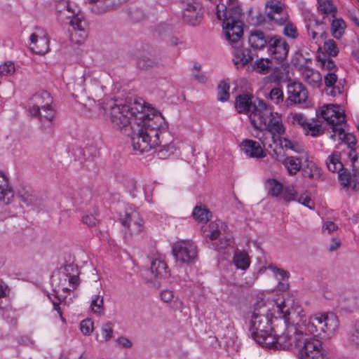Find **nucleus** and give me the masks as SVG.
Returning <instances> with one entry per match:
<instances>
[{
	"label": "nucleus",
	"instance_id": "f257e3e1",
	"mask_svg": "<svg viewBox=\"0 0 359 359\" xmlns=\"http://www.w3.org/2000/svg\"><path fill=\"white\" fill-rule=\"evenodd\" d=\"M164 118L161 113L152 110L140 121L134 122L132 130L127 133L130 137L133 149L141 153L160 146L165 135H168L164 127Z\"/></svg>",
	"mask_w": 359,
	"mask_h": 359
},
{
	"label": "nucleus",
	"instance_id": "f03ea898",
	"mask_svg": "<svg viewBox=\"0 0 359 359\" xmlns=\"http://www.w3.org/2000/svg\"><path fill=\"white\" fill-rule=\"evenodd\" d=\"M285 305L282 304L277 306L279 317H275L274 330L271 334L272 345L264 344L263 347L269 349H290L293 346L301 347L302 339L304 338L302 326L297 323L295 326L290 325V311L284 310Z\"/></svg>",
	"mask_w": 359,
	"mask_h": 359
},
{
	"label": "nucleus",
	"instance_id": "7ed1b4c3",
	"mask_svg": "<svg viewBox=\"0 0 359 359\" xmlns=\"http://www.w3.org/2000/svg\"><path fill=\"white\" fill-rule=\"evenodd\" d=\"M154 109L138 101L121 105L114 104L111 107L109 118L114 128L127 133L132 130L134 122L140 121Z\"/></svg>",
	"mask_w": 359,
	"mask_h": 359
},
{
	"label": "nucleus",
	"instance_id": "20e7f679",
	"mask_svg": "<svg viewBox=\"0 0 359 359\" xmlns=\"http://www.w3.org/2000/svg\"><path fill=\"white\" fill-rule=\"evenodd\" d=\"M275 318H272L270 309L263 299L254 304L250 322V330L253 339L262 347L264 344L272 345L271 334L274 330Z\"/></svg>",
	"mask_w": 359,
	"mask_h": 359
},
{
	"label": "nucleus",
	"instance_id": "39448f33",
	"mask_svg": "<svg viewBox=\"0 0 359 359\" xmlns=\"http://www.w3.org/2000/svg\"><path fill=\"white\" fill-rule=\"evenodd\" d=\"M249 118L252 126L259 130H267L274 138L276 135L285 133V127L280 117H276L269 107L263 100H259L255 104L254 110L250 113Z\"/></svg>",
	"mask_w": 359,
	"mask_h": 359
},
{
	"label": "nucleus",
	"instance_id": "423d86ee",
	"mask_svg": "<svg viewBox=\"0 0 359 359\" xmlns=\"http://www.w3.org/2000/svg\"><path fill=\"white\" fill-rule=\"evenodd\" d=\"M338 326V318L334 313H318L310 317L302 330L304 335L309 332L315 337L330 338L334 335Z\"/></svg>",
	"mask_w": 359,
	"mask_h": 359
},
{
	"label": "nucleus",
	"instance_id": "0eeeda50",
	"mask_svg": "<svg viewBox=\"0 0 359 359\" xmlns=\"http://www.w3.org/2000/svg\"><path fill=\"white\" fill-rule=\"evenodd\" d=\"M341 154L338 151L333 152L327 158V166L330 171L339 173V181L344 189L351 188L353 191L359 190V181L355 174H351L344 168L340 161Z\"/></svg>",
	"mask_w": 359,
	"mask_h": 359
},
{
	"label": "nucleus",
	"instance_id": "6e6552de",
	"mask_svg": "<svg viewBox=\"0 0 359 359\" xmlns=\"http://www.w3.org/2000/svg\"><path fill=\"white\" fill-rule=\"evenodd\" d=\"M142 277L147 283L153 287H158V280L170 276L167 264L161 259H155L151 263L150 269H145L141 271Z\"/></svg>",
	"mask_w": 359,
	"mask_h": 359
},
{
	"label": "nucleus",
	"instance_id": "1a4fd4ad",
	"mask_svg": "<svg viewBox=\"0 0 359 359\" xmlns=\"http://www.w3.org/2000/svg\"><path fill=\"white\" fill-rule=\"evenodd\" d=\"M223 227V222L221 220L210 222L208 226H203L202 231L204 233H208L205 236L211 241L219 239V244L217 243H212L213 248L216 250L226 248L232 243V237L227 235L221 237V229Z\"/></svg>",
	"mask_w": 359,
	"mask_h": 359
},
{
	"label": "nucleus",
	"instance_id": "9d476101",
	"mask_svg": "<svg viewBox=\"0 0 359 359\" xmlns=\"http://www.w3.org/2000/svg\"><path fill=\"white\" fill-rule=\"evenodd\" d=\"M299 359H325L321 341L315 338L302 339Z\"/></svg>",
	"mask_w": 359,
	"mask_h": 359
},
{
	"label": "nucleus",
	"instance_id": "9b49d317",
	"mask_svg": "<svg viewBox=\"0 0 359 359\" xmlns=\"http://www.w3.org/2000/svg\"><path fill=\"white\" fill-rule=\"evenodd\" d=\"M290 46L285 39L278 35H273L267 52L271 59L276 60L277 64L283 62L287 57Z\"/></svg>",
	"mask_w": 359,
	"mask_h": 359
},
{
	"label": "nucleus",
	"instance_id": "f8f14e48",
	"mask_svg": "<svg viewBox=\"0 0 359 359\" xmlns=\"http://www.w3.org/2000/svg\"><path fill=\"white\" fill-rule=\"evenodd\" d=\"M120 222L126 229V234L133 236L143 231V219L137 211L130 210L126 212L124 217L120 218Z\"/></svg>",
	"mask_w": 359,
	"mask_h": 359
},
{
	"label": "nucleus",
	"instance_id": "ddd939ff",
	"mask_svg": "<svg viewBox=\"0 0 359 359\" xmlns=\"http://www.w3.org/2000/svg\"><path fill=\"white\" fill-rule=\"evenodd\" d=\"M288 97L285 100L287 106L294 104H303L308 98V91L300 82L292 81L287 85Z\"/></svg>",
	"mask_w": 359,
	"mask_h": 359
},
{
	"label": "nucleus",
	"instance_id": "4468645a",
	"mask_svg": "<svg viewBox=\"0 0 359 359\" xmlns=\"http://www.w3.org/2000/svg\"><path fill=\"white\" fill-rule=\"evenodd\" d=\"M216 13L217 19L223 20V22H242L240 20L242 10L238 4L226 6L225 4L220 3L217 6Z\"/></svg>",
	"mask_w": 359,
	"mask_h": 359
},
{
	"label": "nucleus",
	"instance_id": "2eb2a0df",
	"mask_svg": "<svg viewBox=\"0 0 359 359\" xmlns=\"http://www.w3.org/2000/svg\"><path fill=\"white\" fill-rule=\"evenodd\" d=\"M31 43L36 47L32 50L39 55H44L49 50V39L47 37L46 32L41 27H35L34 32L30 36Z\"/></svg>",
	"mask_w": 359,
	"mask_h": 359
},
{
	"label": "nucleus",
	"instance_id": "dca6fc26",
	"mask_svg": "<svg viewBox=\"0 0 359 359\" xmlns=\"http://www.w3.org/2000/svg\"><path fill=\"white\" fill-rule=\"evenodd\" d=\"M182 18L185 22H201L203 13L201 5L196 2H181Z\"/></svg>",
	"mask_w": 359,
	"mask_h": 359
},
{
	"label": "nucleus",
	"instance_id": "f3484780",
	"mask_svg": "<svg viewBox=\"0 0 359 359\" xmlns=\"http://www.w3.org/2000/svg\"><path fill=\"white\" fill-rule=\"evenodd\" d=\"M226 39L233 46L238 48L241 46V39L243 36V24H222Z\"/></svg>",
	"mask_w": 359,
	"mask_h": 359
},
{
	"label": "nucleus",
	"instance_id": "a211bd4d",
	"mask_svg": "<svg viewBox=\"0 0 359 359\" xmlns=\"http://www.w3.org/2000/svg\"><path fill=\"white\" fill-rule=\"evenodd\" d=\"M32 106L29 108L30 114H36L39 113V109L51 107L53 98L50 94L46 91H40L36 93L31 99Z\"/></svg>",
	"mask_w": 359,
	"mask_h": 359
},
{
	"label": "nucleus",
	"instance_id": "6ab92c4d",
	"mask_svg": "<svg viewBox=\"0 0 359 359\" xmlns=\"http://www.w3.org/2000/svg\"><path fill=\"white\" fill-rule=\"evenodd\" d=\"M321 116L332 126H340L345 121V115L334 105L324 106L320 111Z\"/></svg>",
	"mask_w": 359,
	"mask_h": 359
},
{
	"label": "nucleus",
	"instance_id": "aec40b11",
	"mask_svg": "<svg viewBox=\"0 0 359 359\" xmlns=\"http://www.w3.org/2000/svg\"><path fill=\"white\" fill-rule=\"evenodd\" d=\"M273 35H270L264 32L256 29L250 32L249 43L254 49L262 50L265 47L269 48L270 43L273 40Z\"/></svg>",
	"mask_w": 359,
	"mask_h": 359
},
{
	"label": "nucleus",
	"instance_id": "412c9836",
	"mask_svg": "<svg viewBox=\"0 0 359 359\" xmlns=\"http://www.w3.org/2000/svg\"><path fill=\"white\" fill-rule=\"evenodd\" d=\"M57 20L63 22H82L87 20L85 14L76 4H72L61 15H58Z\"/></svg>",
	"mask_w": 359,
	"mask_h": 359
},
{
	"label": "nucleus",
	"instance_id": "4be33fe9",
	"mask_svg": "<svg viewBox=\"0 0 359 359\" xmlns=\"http://www.w3.org/2000/svg\"><path fill=\"white\" fill-rule=\"evenodd\" d=\"M253 96L248 93H242L238 95L235 101V108L239 114H246L250 111L251 109L253 111L255 104H258L260 99L257 98L256 100H252Z\"/></svg>",
	"mask_w": 359,
	"mask_h": 359
},
{
	"label": "nucleus",
	"instance_id": "5701e85b",
	"mask_svg": "<svg viewBox=\"0 0 359 359\" xmlns=\"http://www.w3.org/2000/svg\"><path fill=\"white\" fill-rule=\"evenodd\" d=\"M302 72L304 81L313 88H318L322 84V76L319 72L310 68L306 65H302L299 67Z\"/></svg>",
	"mask_w": 359,
	"mask_h": 359
},
{
	"label": "nucleus",
	"instance_id": "b1692460",
	"mask_svg": "<svg viewBox=\"0 0 359 359\" xmlns=\"http://www.w3.org/2000/svg\"><path fill=\"white\" fill-rule=\"evenodd\" d=\"M197 248L191 241L181 240V262L190 263L197 258Z\"/></svg>",
	"mask_w": 359,
	"mask_h": 359
},
{
	"label": "nucleus",
	"instance_id": "393cba45",
	"mask_svg": "<svg viewBox=\"0 0 359 359\" xmlns=\"http://www.w3.org/2000/svg\"><path fill=\"white\" fill-rule=\"evenodd\" d=\"M242 150L250 157L264 158L266 154L260 144L252 140H245L241 143Z\"/></svg>",
	"mask_w": 359,
	"mask_h": 359
},
{
	"label": "nucleus",
	"instance_id": "a878e982",
	"mask_svg": "<svg viewBox=\"0 0 359 359\" xmlns=\"http://www.w3.org/2000/svg\"><path fill=\"white\" fill-rule=\"evenodd\" d=\"M13 198L14 191L8 183L7 177L0 172V201L9 204Z\"/></svg>",
	"mask_w": 359,
	"mask_h": 359
},
{
	"label": "nucleus",
	"instance_id": "bb28decb",
	"mask_svg": "<svg viewBox=\"0 0 359 359\" xmlns=\"http://www.w3.org/2000/svg\"><path fill=\"white\" fill-rule=\"evenodd\" d=\"M269 11H267V17L274 22H287L288 17L284 11L283 7L278 4L271 3L270 5L266 4Z\"/></svg>",
	"mask_w": 359,
	"mask_h": 359
},
{
	"label": "nucleus",
	"instance_id": "cd10ccee",
	"mask_svg": "<svg viewBox=\"0 0 359 359\" xmlns=\"http://www.w3.org/2000/svg\"><path fill=\"white\" fill-rule=\"evenodd\" d=\"M31 116L37 117L41 123V126L44 129L50 128L55 116V111L51 107L39 109V113L31 114Z\"/></svg>",
	"mask_w": 359,
	"mask_h": 359
},
{
	"label": "nucleus",
	"instance_id": "c85d7f7f",
	"mask_svg": "<svg viewBox=\"0 0 359 359\" xmlns=\"http://www.w3.org/2000/svg\"><path fill=\"white\" fill-rule=\"evenodd\" d=\"M69 29L70 39L76 43H81L88 36V29L82 24H70Z\"/></svg>",
	"mask_w": 359,
	"mask_h": 359
},
{
	"label": "nucleus",
	"instance_id": "c756f323",
	"mask_svg": "<svg viewBox=\"0 0 359 359\" xmlns=\"http://www.w3.org/2000/svg\"><path fill=\"white\" fill-rule=\"evenodd\" d=\"M239 48L240 47L234 48L236 52L234 53V58L233 59L234 65L237 66L238 68L239 65H241V67H244L253 60L250 49H239Z\"/></svg>",
	"mask_w": 359,
	"mask_h": 359
},
{
	"label": "nucleus",
	"instance_id": "7c9ffc66",
	"mask_svg": "<svg viewBox=\"0 0 359 359\" xmlns=\"http://www.w3.org/2000/svg\"><path fill=\"white\" fill-rule=\"evenodd\" d=\"M318 3L320 4V9L323 12V13L331 15V18L332 19H329L330 21L331 20V22H344V21L341 18H336L335 13H337V8L332 4V1L331 0H325L324 1H320Z\"/></svg>",
	"mask_w": 359,
	"mask_h": 359
},
{
	"label": "nucleus",
	"instance_id": "2f4dec72",
	"mask_svg": "<svg viewBox=\"0 0 359 359\" xmlns=\"http://www.w3.org/2000/svg\"><path fill=\"white\" fill-rule=\"evenodd\" d=\"M302 173L304 177L317 180L321 176V170L313 162H309L303 167Z\"/></svg>",
	"mask_w": 359,
	"mask_h": 359
},
{
	"label": "nucleus",
	"instance_id": "473e14b6",
	"mask_svg": "<svg viewBox=\"0 0 359 359\" xmlns=\"http://www.w3.org/2000/svg\"><path fill=\"white\" fill-rule=\"evenodd\" d=\"M158 61L154 58L146 55H141L137 58L136 65L137 68L142 70H148L157 67Z\"/></svg>",
	"mask_w": 359,
	"mask_h": 359
},
{
	"label": "nucleus",
	"instance_id": "72a5a7b5",
	"mask_svg": "<svg viewBox=\"0 0 359 359\" xmlns=\"http://www.w3.org/2000/svg\"><path fill=\"white\" fill-rule=\"evenodd\" d=\"M284 164L287 166V170L290 175H295L302 168V160L298 157L287 156Z\"/></svg>",
	"mask_w": 359,
	"mask_h": 359
},
{
	"label": "nucleus",
	"instance_id": "f704fd0d",
	"mask_svg": "<svg viewBox=\"0 0 359 359\" xmlns=\"http://www.w3.org/2000/svg\"><path fill=\"white\" fill-rule=\"evenodd\" d=\"M266 187L268 194L273 197L279 196L283 188V184L275 179H268L266 181Z\"/></svg>",
	"mask_w": 359,
	"mask_h": 359
},
{
	"label": "nucleus",
	"instance_id": "c9c22d12",
	"mask_svg": "<svg viewBox=\"0 0 359 359\" xmlns=\"http://www.w3.org/2000/svg\"><path fill=\"white\" fill-rule=\"evenodd\" d=\"M272 65V59L260 58L255 61L253 65V69L259 74H266L269 72Z\"/></svg>",
	"mask_w": 359,
	"mask_h": 359
},
{
	"label": "nucleus",
	"instance_id": "e433bc0d",
	"mask_svg": "<svg viewBox=\"0 0 359 359\" xmlns=\"http://www.w3.org/2000/svg\"><path fill=\"white\" fill-rule=\"evenodd\" d=\"M230 86L225 80H222L217 86V100L220 102H226L229 99Z\"/></svg>",
	"mask_w": 359,
	"mask_h": 359
},
{
	"label": "nucleus",
	"instance_id": "4c0bfd02",
	"mask_svg": "<svg viewBox=\"0 0 359 359\" xmlns=\"http://www.w3.org/2000/svg\"><path fill=\"white\" fill-rule=\"evenodd\" d=\"M233 262L238 269L245 270L250 266V259L247 253H236L233 257Z\"/></svg>",
	"mask_w": 359,
	"mask_h": 359
},
{
	"label": "nucleus",
	"instance_id": "58836bf2",
	"mask_svg": "<svg viewBox=\"0 0 359 359\" xmlns=\"http://www.w3.org/2000/svg\"><path fill=\"white\" fill-rule=\"evenodd\" d=\"M193 217L198 222H208L210 217H212L211 212L204 208L196 206L192 212Z\"/></svg>",
	"mask_w": 359,
	"mask_h": 359
},
{
	"label": "nucleus",
	"instance_id": "ea45409f",
	"mask_svg": "<svg viewBox=\"0 0 359 359\" xmlns=\"http://www.w3.org/2000/svg\"><path fill=\"white\" fill-rule=\"evenodd\" d=\"M348 341L351 346L359 348V320L353 326Z\"/></svg>",
	"mask_w": 359,
	"mask_h": 359
},
{
	"label": "nucleus",
	"instance_id": "a19ab883",
	"mask_svg": "<svg viewBox=\"0 0 359 359\" xmlns=\"http://www.w3.org/2000/svg\"><path fill=\"white\" fill-rule=\"evenodd\" d=\"M325 52L330 57H336L339 50L337 43L333 39L325 41L323 44Z\"/></svg>",
	"mask_w": 359,
	"mask_h": 359
},
{
	"label": "nucleus",
	"instance_id": "79ce46f5",
	"mask_svg": "<svg viewBox=\"0 0 359 359\" xmlns=\"http://www.w3.org/2000/svg\"><path fill=\"white\" fill-rule=\"evenodd\" d=\"M128 20L133 22H140L147 20V15L142 10L138 8H130L128 13Z\"/></svg>",
	"mask_w": 359,
	"mask_h": 359
},
{
	"label": "nucleus",
	"instance_id": "37998d69",
	"mask_svg": "<svg viewBox=\"0 0 359 359\" xmlns=\"http://www.w3.org/2000/svg\"><path fill=\"white\" fill-rule=\"evenodd\" d=\"M281 194L282 198L286 203L297 200V192L294 190L293 186L283 187Z\"/></svg>",
	"mask_w": 359,
	"mask_h": 359
},
{
	"label": "nucleus",
	"instance_id": "c03bdc74",
	"mask_svg": "<svg viewBox=\"0 0 359 359\" xmlns=\"http://www.w3.org/2000/svg\"><path fill=\"white\" fill-rule=\"evenodd\" d=\"M92 311L98 315H102L103 312V297L95 295L91 302Z\"/></svg>",
	"mask_w": 359,
	"mask_h": 359
},
{
	"label": "nucleus",
	"instance_id": "a18cd8bd",
	"mask_svg": "<svg viewBox=\"0 0 359 359\" xmlns=\"http://www.w3.org/2000/svg\"><path fill=\"white\" fill-rule=\"evenodd\" d=\"M19 197L27 205H31L36 201V196L31 190H22L19 191Z\"/></svg>",
	"mask_w": 359,
	"mask_h": 359
},
{
	"label": "nucleus",
	"instance_id": "49530a36",
	"mask_svg": "<svg viewBox=\"0 0 359 359\" xmlns=\"http://www.w3.org/2000/svg\"><path fill=\"white\" fill-rule=\"evenodd\" d=\"M306 126L307 130H305V134L306 135L310 134L312 137H317L324 133L321 128V126L319 124H313V123H310Z\"/></svg>",
	"mask_w": 359,
	"mask_h": 359
},
{
	"label": "nucleus",
	"instance_id": "de8ad7c7",
	"mask_svg": "<svg viewBox=\"0 0 359 359\" xmlns=\"http://www.w3.org/2000/svg\"><path fill=\"white\" fill-rule=\"evenodd\" d=\"M97 211L94 210L93 214H86L83 215L82 217V222L88 226H95L99 222V219L97 217Z\"/></svg>",
	"mask_w": 359,
	"mask_h": 359
},
{
	"label": "nucleus",
	"instance_id": "09e8293b",
	"mask_svg": "<svg viewBox=\"0 0 359 359\" xmlns=\"http://www.w3.org/2000/svg\"><path fill=\"white\" fill-rule=\"evenodd\" d=\"M15 71L14 63L11 61L6 62L0 65V76L13 74Z\"/></svg>",
	"mask_w": 359,
	"mask_h": 359
},
{
	"label": "nucleus",
	"instance_id": "8fccbe9b",
	"mask_svg": "<svg viewBox=\"0 0 359 359\" xmlns=\"http://www.w3.org/2000/svg\"><path fill=\"white\" fill-rule=\"evenodd\" d=\"M283 34L288 38L297 39L299 36L297 27L294 24H284Z\"/></svg>",
	"mask_w": 359,
	"mask_h": 359
},
{
	"label": "nucleus",
	"instance_id": "3c124183",
	"mask_svg": "<svg viewBox=\"0 0 359 359\" xmlns=\"http://www.w3.org/2000/svg\"><path fill=\"white\" fill-rule=\"evenodd\" d=\"M269 97L276 104H279L283 101V93L280 88H273L270 91Z\"/></svg>",
	"mask_w": 359,
	"mask_h": 359
},
{
	"label": "nucleus",
	"instance_id": "603ef678",
	"mask_svg": "<svg viewBox=\"0 0 359 359\" xmlns=\"http://www.w3.org/2000/svg\"><path fill=\"white\" fill-rule=\"evenodd\" d=\"M318 60L321 63V66L323 69L327 70V71H332L337 70V67L334 63V62L329 57H325L323 58H321L320 57H318Z\"/></svg>",
	"mask_w": 359,
	"mask_h": 359
},
{
	"label": "nucleus",
	"instance_id": "864d4df0",
	"mask_svg": "<svg viewBox=\"0 0 359 359\" xmlns=\"http://www.w3.org/2000/svg\"><path fill=\"white\" fill-rule=\"evenodd\" d=\"M346 24H332V35L337 39H339L344 33Z\"/></svg>",
	"mask_w": 359,
	"mask_h": 359
},
{
	"label": "nucleus",
	"instance_id": "5fc2aeb1",
	"mask_svg": "<svg viewBox=\"0 0 359 359\" xmlns=\"http://www.w3.org/2000/svg\"><path fill=\"white\" fill-rule=\"evenodd\" d=\"M80 329L85 335H89L93 330V323L90 319H86L81 322Z\"/></svg>",
	"mask_w": 359,
	"mask_h": 359
},
{
	"label": "nucleus",
	"instance_id": "6e6d98bb",
	"mask_svg": "<svg viewBox=\"0 0 359 359\" xmlns=\"http://www.w3.org/2000/svg\"><path fill=\"white\" fill-rule=\"evenodd\" d=\"M172 153H173V147L165 142L163 147L158 151L157 155L159 158H166Z\"/></svg>",
	"mask_w": 359,
	"mask_h": 359
},
{
	"label": "nucleus",
	"instance_id": "4d7b16f0",
	"mask_svg": "<svg viewBox=\"0 0 359 359\" xmlns=\"http://www.w3.org/2000/svg\"><path fill=\"white\" fill-rule=\"evenodd\" d=\"M102 332L104 335V340L107 341L111 337L113 334V323L107 322L102 327Z\"/></svg>",
	"mask_w": 359,
	"mask_h": 359
},
{
	"label": "nucleus",
	"instance_id": "13d9d810",
	"mask_svg": "<svg viewBox=\"0 0 359 359\" xmlns=\"http://www.w3.org/2000/svg\"><path fill=\"white\" fill-rule=\"evenodd\" d=\"M72 5L69 1L61 0L56 3L55 10L57 13V18L58 15H61L67 8Z\"/></svg>",
	"mask_w": 359,
	"mask_h": 359
},
{
	"label": "nucleus",
	"instance_id": "bf43d9fd",
	"mask_svg": "<svg viewBox=\"0 0 359 359\" xmlns=\"http://www.w3.org/2000/svg\"><path fill=\"white\" fill-rule=\"evenodd\" d=\"M341 142L346 144L348 148H352V147H355L356 144L357 140L353 134L346 133L342 137Z\"/></svg>",
	"mask_w": 359,
	"mask_h": 359
},
{
	"label": "nucleus",
	"instance_id": "052dcab7",
	"mask_svg": "<svg viewBox=\"0 0 359 359\" xmlns=\"http://www.w3.org/2000/svg\"><path fill=\"white\" fill-rule=\"evenodd\" d=\"M296 201L311 210L314 209V203L309 196L302 195L299 197H297Z\"/></svg>",
	"mask_w": 359,
	"mask_h": 359
},
{
	"label": "nucleus",
	"instance_id": "680f3d73",
	"mask_svg": "<svg viewBox=\"0 0 359 359\" xmlns=\"http://www.w3.org/2000/svg\"><path fill=\"white\" fill-rule=\"evenodd\" d=\"M268 268L270 269L274 273V274L279 275L281 280L287 279L290 277V273L282 269L277 268L273 265L269 266Z\"/></svg>",
	"mask_w": 359,
	"mask_h": 359
},
{
	"label": "nucleus",
	"instance_id": "e2e57ef3",
	"mask_svg": "<svg viewBox=\"0 0 359 359\" xmlns=\"http://www.w3.org/2000/svg\"><path fill=\"white\" fill-rule=\"evenodd\" d=\"M337 80V76L334 73H328L324 77L325 84L327 87H332Z\"/></svg>",
	"mask_w": 359,
	"mask_h": 359
},
{
	"label": "nucleus",
	"instance_id": "0e129e2a",
	"mask_svg": "<svg viewBox=\"0 0 359 359\" xmlns=\"http://www.w3.org/2000/svg\"><path fill=\"white\" fill-rule=\"evenodd\" d=\"M294 120L300 125L304 130H307V124H309L310 122H308L304 116L302 114H296L294 116Z\"/></svg>",
	"mask_w": 359,
	"mask_h": 359
},
{
	"label": "nucleus",
	"instance_id": "69168bd1",
	"mask_svg": "<svg viewBox=\"0 0 359 359\" xmlns=\"http://www.w3.org/2000/svg\"><path fill=\"white\" fill-rule=\"evenodd\" d=\"M161 297L165 302H170L174 297L173 292L169 290H163L161 293Z\"/></svg>",
	"mask_w": 359,
	"mask_h": 359
},
{
	"label": "nucleus",
	"instance_id": "338daca9",
	"mask_svg": "<svg viewBox=\"0 0 359 359\" xmlns=\"http://www.w3.org/2000/svg\"><path fill=\"white\" fill-rule=\"evenodd\" d=\"M282 148L295 149V144L287 138L280 139Z\"/></svg>",
	"mask_w": 359,
	"mask_h": 359
},
{
	"label": "nucleus",
	"instance_id": "774afa93",
	"mask_svg": "<svg viewBox=\"0 0 359 359\" xmlns=\"http://www.w3.org/2000/svg\"><path fill=\"white\" fill-rule=\"evenodd\" d=\"M118 345L123 348H130L133 345L132 342L127 338L121 337L116 340Z\"/></svg>",
	"mask_w": 359,
	"mask_h": 359
}]
</instances>
